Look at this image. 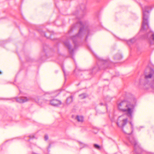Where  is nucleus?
<instances>
[{"mask_svg": "<svg viewBox=\"0 0 154 154\" xmlns=\"http://www.w3.org/2000/svg\"><path fill=\"white\" fill-rule=\"evenodd\" d=\"M45 140H47L48 139V136L47 135H45Z\"/></svg>", "mask_w": 154, "mask_h": 154, "instance_id": "obj_15", "label": "nucleus"}, {"mask_svg": "<svg viewBox=\"0 0 154 154\" xmlns=\"http://www.w3.org/2000/svg\"><path fill=\"white\" fill-rule=\"evenodd\" d=\"M31 99L29 97H22L19 98L17 100V102L20 103H23L26 102Z\"/></svg>", "mask_w": 154, "mask_h": 154, "instance_id": "obj_5", "label": "nucleus"}, {"mask_svg": "<svg viewBox=\"0 0 154 154\" xmlns=\"http://www.w3.org/2000/svg\"><path fill=\"white\" fill-rule=\"evenodd\" d=\"M132 40H131L130 41V42H132Z\"/></svg>", "mask_w": 154, "mask_h": 154, "instance_id": "obj_18", "label": "nucleus"}, {"mask_svg": "<svg viewBox=\"0 0 154 154\" xmlns=\"http://www.w3.org/2000/svg\"><path fill=\"white\" fill-rule=\"evenodd\" d=\"M61 102L57 99H53L50 100V104L53 106H57L61 104Z\"/></svg>", "mask_w": 154, "mask_h": 154, "instance_id": "obj_6", "label": "nucleus"}, {"mask_svg": "<svg viewBox=\"0 0 154 154\" xmlns=\"http://www.w3.org/2000/svg\"><path fill=\"white\" fill-rule=\"evenodd\" d=\"M72 30V28H71V30Z\"/></svg>", "mask_w": 154, "mask_h": 154, "instance_id": "obj_20", "label": "nucleus"}, {"mask_svg": "<svg viewBox=\"0 0 154 154\" xmlns=\"http://www.w3.org/2000/svg\"><path fill=\"white\" fill-rule=\"evenodd\" d=\"M29 137L31 138L34 137V136L33 135H30L29 136Z\"/></svg>", "mask_w": 154, "mask_h": 154, "instance_id": "obj_17", "label": "nucleus"}, {"mask_svg": "<svg viewBox=\"0 0 154 154\" xmlns=\"http://www.w3.org/2000/svg\"><path fill=\"white\" fill-rule=\"evenodd\" d=\"M150 43L151 44H154V34H152L151 38Z\"/></svg>", "mask_w": 154, "mask_h": 154, "instance_id": "obj_10", "label": "nucleus"}, {"mask_svg": "<svg viewBox=\"0 0 154 154\" xmlns=\"http://www.w3.org/2000/svg\"><path fill=\"white\" fill-rule=\"evenodd\" d=\"M145 78L146 79H151L152 81L154 83V70H151L149 74L145 75Z\"/></svg>", "mask_w": 154, "mask_h": 154, "instance_id": "obj_4", "label": "nucleus"}, {"mask_svg": "<svg viewBox=\"0 0 154 154\" xmlns=\"http://www.w3.org/2000/svg\"><path fill=\"white\" fill-rule=\"evenodd\" d=\"M133 143L134 145L135 146H136L137 144V143H136V142H134Z\"/></svg>", "mask_w": 154, "mask_h": 154, "instance_id": "obj_16", "label": "nucleus"}, {"mask_svg": "<svg viewBox=\"0 0 154 154\" xmlns=\"http://www.w3.org/2000/svg\"><path fill=\"white\" fill-rule=\"evenodd\" d=\"M79 97L81 99H83L86 98L87 97L86 95L85 94H83L79 95Z\"/></svg>", "mask_w": 154, "mask_h": 154, "instance_id": "obj_12", "label": "nucleus"}, {"mask_svg": "<svg viewBox=\"0 0 154 154\" xmlns=\"http://www.w3.org/2000/svg\"><path fill=\"white\" fill-rule=\"evenodd\" d=\"M64 44L69 50L71 49V46L69 42L66 41L65 42Z\"/></svg>", "mask_w": 154, "mask_h": 154, "instance_id": "obj_11", "label": "nucleus"}, {"mask_svg": "<svg viewBox=\"0 0 154 154\" xmlns=\"http://www.w3.org/2000/svg\"><path fill=\"white\" fill-rule=\"evenodd\" d=\"M149 13L148 11L143 10V22L141 30L146 29L149 27L147 20Z\"/></svg>", "mask_w": 154, "mask_h": 154, "instance_id": "obj_3", "label": "nucleus"}, {"mask_svg": "<svg viewBox=\"0 0 154 154\" xmlns=\"http://www.w3.org/2000/svg\"><path fill=\"white\" fill-rule=\"evenodd\" d=\"M130 123L131 125V128L132 129H133V125L131 122H130Z\"/></svg>", "mask_w": 154, "mask_h": 154, "instance_id": "obj_14", "label": "nucleus"}, {"mask_svg": "<svg viewBox=\"0 0 154 154\" xmlns=\"http://www.w3.org/2000/svg\"><path fill=\"white\" fill-rule=\"evenodd\" d=\"M83 29L82 28H81L79 30V33L78 35L75 36H74L72 37V40H73V42L75 43V39H76L79 37L80 36V35L81 34L83 31Z\"/></svg>", "mask_w": 154, "mask_h": 154, "instance_id": "obj_7", "label": "nucleus"}, {"mask_svg": "<svg viewBox=\"0 0 154 154\" xmlns=\"http://www.w3.org/2000/svg\"><path fill=\"white\" fill-rule=\"evenodd\" d=\"M1 73H2L0 71V74H1Z\"/></svg>", "mask_w": 154, "mask_h": 154, "instance_id": "obj_19", "label": "nucleus"}, {"mask_svg": "<svg viewBox=\"0 0 154 154\" xmlns=\"http://www.w3.org/2000/svg\"><path fill=\"white\" fill-rule=\"evenodd\" d=\"M72 101V97L71 96L70 97L67 99L66 103L67 104H69L71 103Z\"/></svg>", "mask_w": 154, "mask_h": 154, "instance_id": "obj_8", "label": "nucleus"}, {"mask_svg": "<svg viewBox=\"0 0 154 154\" xmlns=\"http://www.w3.org/2000/svg\"><path fill=\"white\" fill-rule=\"evenodd\" d=\"M94 147L98 149H100V146L98 145L97 144H94Z\"/></svg>", "mask_w": 154, "mask_h": 154, "instance_id": "obj_13", "label": "nucleus"}, {"mask_svg": "<svg viewBox=\"0 0 154 154\" xmlns=\"http://www.w3.org/2000/svg\"><path fill=\"white\" fill-rule=\"evenodd\" d=\"M134 107V104L126 100L122 101L118 104V109L121 111L125 112L126 116L131 119L133 117Z\"/></svg>", "mask_w": 154, "mask_h": 154, "instance_id": "obj_1", "label": "nucleus"}, {"mask_svg": "<svg viewBox=\"0 0 154 154\" xmlns=\"http://www.w3.org/2000/svg\"><path fill=\"white\" fill-rule=\"evenodd\" d=\"M128 119L125 117L124 116L122 115L119 117L117 123L118 125L122 128V129L123 131L125 133L129 134L128 133L126 130V128H123V127L127 123Z\"/></svg>", "mask_w": 154, "mask_h": 154, "instance_id": "obj_2", "label": "nucleus"}, {"mask_svg": "<svg viewBox=\"0 0 154 154\" xmlns=\"http://www.w3.org/2000/svg\"><path fill=\"white\" fill-rule=\"evenodd\" d=\"M79 122H82L83 121V118L82 116H77L76 118Z\"/></svg>", "mask_w": 154, "mask_h": 154, "instance_id": "obj_9", "label": "nucleus"}]
</instances>
